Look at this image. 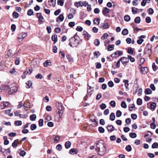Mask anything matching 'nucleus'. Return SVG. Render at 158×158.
I'll return each instance as SVG.
<instances>
[{"mask_svg": "<svg viewBox=\"0 0 158 158\" xmlns=\"http://www.w3.org/2000/svg\"><path fill=\"white\" fill-rule=\"evenodd\" d=\"M131 138H134L136 137L137 135L135 133H131L129 134Z\"/></svg>", "mask_w": 158, "mask_h": 158, "instance_id": "obj_34", "label": "nucleus"}, {"mask_svg": "<svg viewBox=\"0 0 158 158\" xmlns=\"http://www.w3.org/2000/svg\"><path fill=\"white\" fill-rule=\"evenodd\" d=\"M152 148H158V143L157 142L154 143L152 145Z\"/></svg>", "mask_w": 158, "mask_h": 158, "instance_id": "obj_30", "label": "nucleus"}, {"mask_svg": "<svg viewBox=\"0 0 158 158\" xmlns=\"http://www.w3.org/2000/svg\"><path fill=\"white\" fill-rule=\"evenodd\" d=\"M43 77V76L40 73L38 74L35 76V78L37 79H41Z\"/></svg>", "mask_w": 158, "mask_h": 158, "instance_id": "obj_54", "label": "nucleus"}, {"mask_svg": "<svg viewBox=\"0 0 158 158\" xmlns=\"http://www.w3.org/2000/svg\"><path fill=\"white\" fill-rule=\"evenodd\" d=\"M36 126L35 124H32L31 125L30 128L31 130L33 131L36 129Z\"/></svg>", "mask_w": 158, "mask_h": 158, "instance_id": "obj_44", "label": "nucleus"}, {"mask_svg": "<svg viewBox=\"0 0 158 158\" xmlns=\"http://www.w3.org/2000/svg\"><path fill=\"white\" fill-rule=\"evenodd\" d=\"M27 36V34L26 33L23 32L19 34L17 37L19 41V42L22 41Z\"/></svg>", "mask_w": 158, "mask_h": 158, "instance_id": "obj_4", "label": "nucleus"}, {"mask_svg": "<svg viewBox=\"0 0 158 158\" xmlns=\"http://www.w3.org/2000/svg\"><path fill=\"white\" fill-rule=\"evenodd\" d=\"M110 104L112 107H114L116 106V103L114 101H111L110 102Z\"/></svg>", "mask_w": 158, "mask_h": 158, "instance_id": "obj_40", "label": "nucleus"}, {"mask_svg": "<svg viewBox=\"0 0 158 158\" xmlns=\"http://www.w3.org/2000/svg\"><path fill=\"white\" fill-rule=\"evenodd\" d=\"M52 39L54 41V43L55 44L57 41V35L55 34L53 35L52 37Z\"/></svg>", "mask_w": 158, "mask_h": 158, "instance_id": "obj_16", "label": "nucleus"}, {"mask_svg": "<svg viewBox=\"0 0 158 158\" xmlns=\"http://www.w3.org/2000/svg\"><path fill=\"white\" fill-rule=\"evenodd\" d=\"M108 35L107 34L105 33H104L101 37V39L102 40H104L106 39L108 37Z\"/></svg>", "mask_w": 158, "mask_h": 158, "instance_id": "obj_41", "label": "nucleus"}, {"mask_svg": "<svg viewBox=\"0 0 158 158\" xmlns=\"http://www.w3.org/2000/svg\"><path fill=\"white\" fill-rule=\"evenodd\" d=\"M71 143L69 141H66L65 143V146L66 148L68 149L71 146Z\"/></svg>", "mask_w": 158, "mask_h": 158, "instance_id": "obj_18", "label": "nucleus"}, {"mask_svg": "<svg viewBox=\"0 0 158 158\" xmlns=\"http://www.w3.org/2000/svg\"><path fill=\"white\" fill-rule=\"evenodd\" d=\"M78 153L77 150L76 148H72L71 149L69 153L72 155H74V154H77Z\"/></svg>", "mask_w": 158, "mask_h": 158, "instance_id": "obj_15", "label": "nucleus"}, {"mask_svg": "<svg viewBox=\"0 0 158 158\" xmlns=\"http://www.w3.org/2000/svg\"><path fill=\"white\" fill-rule=\"evenodd\" d=\"M150 126L151 128L155 129L156 128V125L155 123H152L150 124Z\"/></svg>", "mask_w": 158, "mask_h": 158, "instance_id": "obj_60", "label": "nucleus"}, {"mask_svg": "<svg viewBox=\"0 0 158 158\" xmlns=\"http://www.w3.org/2000/svg\"><path fill=\"white\" fill-rule=\"evenodd\" d=\"M52 138L54 139L55 141H58L60 139V137L57 135H54L52 136Z\"/></svg>", "mask_w": 158, "mask_h": 158, "instance_id": "obj_42", "label": "nucleus"}, {"mask_svg": "<svg viewBox=\"0 0 158 158\" xmlns=\"http://www.w3.org/2000/svg\"><path fill=\"white\" fill-rule=\"evenodd\" d=\"M64 16L63 14H60L59 16L56 18V21L57 22H59V20L60 21H62L64 19Z\"/></svg>", "mask_w": 158, "mask_h": 158, "instance_id": "obj_14", "label": "nucleus"}, {"mask_svg": "<svg viewBox=\"0 0 158 158\" xmlns=\"http://www.w3.org/2000/svg\"><path fill=\"white\" fill-rule=\"evenodd\" d=\"M57 4L60 6H63L64 5V2L62 0H58Z\"/></svg>", "mask_w": 158, "mask_h": 158, "instance_id": "obj_53", "label": "nucleus"}, {"mask_svg": "<svg viewBox=\"0 0 158 158\" xmlns=\"http://www.w3.org/2000/svg\"><path fill=\"white\" fill-rule=\"evenodd\" d=\"M114 54L118 56H120L122 55L123 53L121 51H117L115 52Z\"/></svg>", "mask_w": 158, "mask_h": 158, "instance_id": "obj_28", "label": "nucleus"}, {"mask_svg": "<svg viewBox=\"0 0 158 158\" xmlns=\"http://www.w3.org/2000/svg\"><path fill=\"white\" fill-rule=\"evenodd\" d=\"M110 119L111 121H113L115 118V115L114 113H111L110 116Z\"/></svg>", "mask_w": 158, "mask_h": 158, "instance_id": "obj_23", "label": "nucleus"}, {"mask_svg": "<svg viewBox=\"0 0 158 158\" xmlns=\"http://www.w3.org/2000/svg\"><path fill=\"white\" fill-rule=\"evenodd\" d=\"M83 30V28L80 26H77L76 28V30L79 31H81Z\"/></svg>", "mask_w": 158, "mask_h": 158, "instance_id": "obj_58", "label": "nucleus"}, {"mask_svg": "<svg viewBox=\"0 0 158 158\" xmlns=\"http://www.w3.org/2000/svg\"><path fill=\"white\" fill-rule=\"evenodd\" d=\"M20 59L19 58H16L15 61V64L16 65H18L19 64Z\"/></svg>", "mask_w": 158, "mask_h": 158, "instance_id": "obj_45", "label": "nucleus"}, {"mask_svg": "<svg viewBox=\"0 0 158 158\" xmlns=\"http://www.w3.org/2000/svg\"><path fill=\"white\" fill-rule=\"evenodd\" d=\"M156 106V103L155 102H153L151 103L150 107L151 109H154Z\"/></svg>", "mask_w": 158, "mask_h": 158, "instance_id": "obj_37", "label": "nucleus"}, {"mask_svg": "<svg viewBox=\"0 0 158 158\" xmlns=\"http://www.w3.org/2000/svg\"><path fill=\"white\" fill-rule=\"evenodd\" d=\"M27 85L26 86L27 88H29L32 85V83L30 81H28L26 83Z\"/></svg>", "mask_w": 158, "mask_h": 158, "instance_id": "obj_47", "label": "nucleus"}, {"mask_svg": "<svg viewBox=\"0 0 158 158\" xmlns=\"http://www.w3.org/2000/svg\"><path fill=\"white\" fill-rule=\"evenodd\" d=\"M141 72L144 74H146L148 71V69L147 67H142L140 69Z\"/></svg>", "mask_w": 158, "mask_h": 158, "instance_id": "obj_10", "label": "nucleus"}, {"mask_svg": "<svg viewBox=\"0 0 158 158\" xmlns=\"http://www.w3.org/2000/svg\"><path fill=\"white\" fill-rule=\"evenodd\" d=\"M74 5L77 8H78L79 6L81 7V1H79L75 2L74 3Z\"/></svg>", "mask_w": 158, "mask_h": 158, "instance_id": "obj_26", "label": "nucleus"}, {"mask_svg": "<svg viewBox=\"0 0 158 158\" xmlns=\"http://www.w3.org/2000/svg\"><path fill=\"white\" fill-rule=\"evenodd\" d=\"M18 141V139H17L14 140V141L12 144V146L14 148H15L17 146Z\"/></svg>", "mask_w": 158, "mask_h": 158, "instance_id": "obj_19", "label": "nucleus"}, {"mask_svg": "<svg viewBox=\"0 0 158 158\" xmlns=\"http://www.w3.org/2000/svg\"><path fill=\"white\" fill-rule=\"evenodd\" d=\"M145 20L146 23H149L151 22V19L149 17H147L145 19Z\"/></svg>", "mask_w": 158, "mask_h": 158, "instance_id": "obj_59", "label": "nucleus"}, {"mask_svg": "<svg viewBox=\"0 0 158 158\" xmlns=\"http://www.w3.org/2000/svg\"><path fill=\"white\" fill-rule=\"evenodd\" d=\"M152 45L148 44L146 46L144 52V54H147L149 56L151 55V52Z\"/></svg>", "mask_w": 158, "mask_h": 158, "instance_id": "obj_3", "label": "nucleus"}, {"mask_svg": "<svg viewBox=\"0 0 158 158\" xmlns=\"http://www.w3.org/2000/svg\"><path fill=\"white\" fill-rule=\"evenodd\" d=\"M13 18H17L19 17V14L16 12H14L12 14Z\"/></svg>", "mask_w": 158, "mask_h": 158, "instance_id": "obj_32", "label": "nucleus"}, {"mask_svg": "<svg viewBox=\"0 0 158 158\" xmlns=\"http://www.w3.org/2000/svg\"><path fill=\"white\" fill-rule=\"evenodd\" d=\"M97 148L98 150V152L99 155L102 156L106 152V149L104 144L100 142H98L97 144Z\"/></svg>", "mask_w": 158, "mask_h": 158, "instance_id": "obj_1", "label": "nucleus"}, {"mask_svg": "<svg viewBox=\"0 0 158 158\" xmlns=\"http://www.w3.org/2000/svg\"><path fill=\"white\" fill-rule=\"evenodd\" d=\"M15 124L17 126H21L22 124V122L20 121H17L15 122Z\"/></svg>", "mask_w": 158, "mask_h": 158, "instance_id": "obj_52", "label": "nucleus"}, {"mask_svg": "<svg viewBox=\"0 0 158 158\" xmlns=\"http://www.w3.org/2000/svg\"><path fill=\"white\" fill-rule=\"evenodd\" d=\"M135 107V104H132L129 105V110L130 111H132L133 110V109Z\"/></svg>", "mask_w": 158, "mask_h": 158, "instance_id": "obj_51", "label": "nucleus"}, {"mask_svg": "<svg viewBox=\"0 0 158 158\" xmlns=\"http://www.w3.org/2000/svg\"><path fill=\"white\" fill-rule=\"evenodd\" d=\"M131 117L133 119L135 120L137 118V115L135 114H132L131 115Z\"/></svg>", "mask_w": 158, "mask_h": 158, "instance_id": "obj_61", "label": "nucleus"}, {"mask_svg": "<svg viewBox=\"0 0 158 158\" xmlns=\"http://www.w3.org/2000/svg\"><path fill=\"white\" fill-rule=\"evenodd\" d=\"M69 41V44L72 47H77L79 44V40L74 38H71Z\"/></svg>", "mask_w": 158, "mask_h": 158, "instance_id": "obj_2", "label": "nucleus"}, {"mask_svg": "<svg viewBox=\"0 0 158 158\" xmlns=\"http://www.w3.org/2000/svg\"><path fill=\"white\" fill-rule=\"evenodd\" d=\"M144 93L145 94H149L152 93V91L149 88H147L145 89Z\"/></svg>", "mask_w": 158, "mask_h": 158, "instance_id": "obj_20", "label": "nucleus"}, {"mask_svg": "<svg viewBox=\"0 0 158 158\" xmlns=\"http://www.w3.org/2000/svg\"><path fill=\"white\" fill-rule=\"evenodd\" d=\"M100 28L102 29H106L109 27V25L108 23H101L100 26Z\"/></svg>", "mask_w": 158, "mask_h": 158, "instance_id": "obj_6", "label": "nucleus"}, {"mask_svg": "<svg viewBox=\"0 0 158 158\" xmlns=\"http://www.w3.org/2000/svg\"><path fill=\"white\" fill-rule=\"evenodd\" d=\"M56 0H48V4L50 6L54 7L55 6Z\"/></svg>", "mask_w": 158, "mask_h": 158, "instance_id": "obj_12", "label": "nucleus"}, {"mask_svg": "<svg viewBox=\"0 0 158 158\" xmlns=\"http://www.w3.org/2000/svg\"><path fill=\"white\" fill-rule=\"evenodd\" d=\"M110 10L106 7H103L102 9V13L103 14L105 15L109 12Z\"/></svg>", "mask_w": 158, "mask_h": 158, "instance_id": "obj_11", "label": "nucleus"}, {"mask_svg": "<svg viewBox=\"0 0 158 158\" xmlns=\"http://www.w3.org/2000/svg\"><path fill=\"white\" fill-rule=\"evenodd\" d=\"M37 17L38 18L40 23V24L42 23L43 21L42 20L44 18L42 15L41 13H37Z\"/></svg>", "mask_w": 158, "mask_h": 158, "instance_id": "obj_8", "label": "nucleus"}, {"mask_svg": "<svg viewBox=\"0 0 158 158\" xmlns=\"http://www.w3.org/2000/svg\"><path fill=\"white\" fill-rule=\"evenodd\" d=\"M49 64H51V62H49V60H47L44 63V66L45 67H47L48 65H50Z\"/></svg>", "mask_w": 158, "mask_h": 158, "instance_id": "obj_39", "label": "nucleus"}, {"mask_svg": "<svg viewBox=\"0 0 158 158\" xmlns=\"http://www.w3.org/2000/svg\"><path fill=\"white\" fill-rule=\"evenodd\" d=\"M134 21L135 23H139L140 21V19L139 17H137L135 18Z\"/></svg>", "mask_w": 158, "mask_h": 158, "instance_id": "obj_35", "label": "nucleus"}, {"mask_svg": "<svg viewBox=\"0 0 158 158\" xmlns=\"http://www.w3.org/2000/svg\"><path fill=\"white\" fill-rule=\"evenodd\" d=\"M128 59H129V60H130L131 62H134L135 60V59L133 57H131L130 55H128Z\"/></svg>", "mask_w": 158, "mask_h": 158, "instance_id": "obj_50", "label": "nucleus"}, {"mask_svg": "<svg viewBox=\"0 0 158 158\" xmlns=\"http://www.w3.org/2000/svg\"><path fill=\"white\" fill-rule=\"evenodd\" d=\"M121 106L123 108H126L127 107V106L126 103L124 102H123L121 103Z\"/></svg>", "mask_w": 158, "mask_h": 158, "instance_id": "obj_56", "label": "nucleus"}, {"mask_svg": "<svg viewBox=\"0 0 158 158\" xmlns=\"http://www.w3.org/2000/svg\"><path fill=\"white\" fill-rule=\"evenodd\" d=\"M108 131L111 132L114 130L115 128L112 125H109L107 127Z\"/></svg>", "mask_w": 158, "mask_h": 158, "instance_id": "obj_13", "label": "nucleus"}, {"mask_svg": "<svg viewBox=\"0 0 158 158\" xmlns=\"http://www.w3.org/2000/svg\"><path fill=\"white\" fill-rule=\"evenodd\" d=\"M100 19L98 18H95L94 20V23L95 24L98 25L100 23Z\"/></svg>", "mask_w": 158, "mask_h": 158, "instance_id": "obj_29", "label": "nucleus"}, {"mask_svg": "<svg viewBox=\"0 0 158 158\" xmlns=\"http://www.w3.org/2000/svg\"><path fill=\"white\" fill-rule=\"evenodd\" d=\"M17 90V87L16 86H13L10 88L9 91V94H11L13 92H16Z\"/></svg>", "mask_w": 158, "mask_h": 158, "instance_id": "obj_9", "label": "nucleus"}, {"mask_svg": "<svg viewBox=\"0 0 158 158\" xmlns=\"http://www.w3.org/2000/svg\"><path fill=\"white\" fill-rule=\"evenodd\" d=\"M99 52L98 51H95L94 53V57H97L99 55Z\"/></svg>", "mask_w": 158, "mask_h": 158, "instance_id": "obj_64", "label": "nucleus"}, {"mask_svg": "<svg viewBox=\"0 0 158 158\" xmlns=\"http://www.w3.org/2000/svg\"><path fill=\"white\" fill-rule=\"evenodd\" d=\"M120 60H121V61L122 63L123 64V65L125 66H126L127 64V63H128L129 61V59L128 58L123 57H121L120 58Z\"/></svg>", "mask_w": 158, "mask_h": 158, "instance_id": "obj_5", "label": "nucleus"}, {"mask_svg": "<svg viewBox=\"0 0 158 158\" xmlns=\"http://www.w3.org/2000/svg\"><path fill=\"white\" fill-rule=\"evenodd\" d=\"M106 105L105 104L102 103L100 106V108L102 110H104L106 108Z\"/></svg>", "mask_w": 158, "mask_h": 158, "instance_id": "obj_62", "label": "nucleus"}, {"mask_svg": "<svg viewBox=\"0 0 158 158\" xmlns=\"http://www.w3.org/2000/svg\"><path fill=\"white\" fill-rule=\"evenodd\" d=\"M108 85L110 87H112L114 86V83L112 81H110L108 82Z\"/></svg>", "mask_w": 158, "mask_h": 158, "instance_id": "obj_57", "label": "nucleus"}, {"mask_svg": "<svg viewBox=\"0 0 158 158\" xmlns=\"http://www.w3.org/2000/svg\"><path fill=\"white\" fill-rule=\"evenodd\" d=\"M43 120L42 119H40L38 122L39 125L41 127L43 125Z\"/></svg>", "mask_w": 158, "mask_h": 158, "instance_id": "obj_55", "label": "nucleus"}, {"mask_svg": "<svg viewBox=\"0 0 158 158\" xmlns=\"http://www.w3.org/2000/svg\"><path fill=\"white\" fill-rule=\"evenodd\" d=\"M66 57L68 60V61L69 62H73V59L71 56L70 55H67L66 56Z\"/></svg>", "mask_w": 158, "mask_h": 158, "instance_id": "obj_17", "label": "nucleus"}, {"mask_svg": "<svg viewBox=\"0 0 158 158\" xmlns=\"http://www.w3.org/2000/svg\"><path fill=\"white\" fill-rule=\"evenodd\" d=\"M137 10H139V9L135 7H132V11L133 14H135L137 13Z\"/></svg>", "mask_w": 158, "mask_h": 158, "instance_id": "obj_25", "label": "nucleus"}, {"mask_svg": "<svg viewBox=\"0 0 158 158\" xmlns=\"http://www.w3.org/2000/svg\"><path fill=\"white\" fill-rule=\"evenodd\" d=\"M142 100L140 98H138L137 100V104L138 105H140L142 104Z\"/></svg>", "mask_w": 158, "mask_h": 158, "instance_id": "obj_36", "label": "nucleus"}, {"mask_svg": "<svg viewBox=\"0 0 158 158\" xmlns=\"http://www.w3.org/2000/svg\"><path fill=\"white\" fill-rule=\"evenodd\" d=\"M124 20L127 22H129L131 19L130 16L128 15H125L124 16Z\"/></svg>", "mask_w": 158, "mask_h": 158, "instance_id": "obj_22", "label": "nucleus"}, {"mask_svg": "<svg viewBox=\"0 0 158 158\" xmlns=\"http://www.w3.org/2000/svg\"><path fill=\"white\" fill-rule=\"evenodd\" d=\"M58 110H60V111L63 110L64 109V107L61 103H58ZM61 113V111L60 112Z\"/></svg>", "mask_w": 158, "mask_h": 158, "instance_id": "obj_31", "label": "nucleus"}, {"mask_svg": "<svg viewBox=\"0 0 158 158\" xmlns=\"http://www.w3.org/2000/svg\"><path fill=\"white\" fill-rule=\"evenodd\" d=\"M128 33V30L126 28H124L122 31V34L123 35H127Z\"/></svg>", "mask_w": 158, "mask_h": 158, "instance_id": "obj_27", "label": "nucleus"}, {"mask_svg": "<svg viewBox=\"0 0 158 158\" xmlns=\"http://www.w3.org/2000/svg\"><path fill=\"white\" fill-rule=\"evenodd\" d=\"M36 115L35 114H32L30 116V119L31 121H35L36 118Z\"/></svg>", "mask_w": 158, "mask_h": 158, "instance_id": "obj_24", "label": "nucleus"}, {"mask_svg": "<svg viewBox=\"0 0 158 158\" xmlns=\"http://www.w3.org/2000/svg\"><path fill=\"white\" fill-rule=\"evenodd\" d=\"M98 130L99 132L101 133H103L105 131L104 128L101 127H98Z\"/></svg>", "mask_w": 158, "mask_h": 158, "instance_id": "obj_46", "label": "nucleus"}, {"mask_svg": "<svg viewBox=\"0 0 158 158\" xmlns=\"http://www.w3.org/2000/svg\"><path fill=\"white\" fill-rule=\"evenodd\" d=\"M83 35L84 36L85 38L87 40H88L89 38L91 36L90 34L85 31L83 32Z\"/></svg>", "mask_w": 158, "mask_h": 158, "instance_id": "obj_7", "label": "nucleus"}, {"mask_svg": "<svg viewBox=\"0 0 158 158\" xmlns=\"http://www.w3.org/2000/svg\"><path fill=\"white\" fill-rule=\"evenodd\" d=\"M148 156L150 158H153L154 157L155 155L152 153H148L147 154Z\"/></svg>", "mask_w": 158, "mask_h": 158, "instance_id": "obj_63", "label": "nucleus"}, {"mask_svg": "<svg viewBox=\"0 0 158 158\" xmlns=\"http://www.w3.org/2000/svg\"><path fill=\"white\" fill-rule=\"evenodd\" d=\"M122 114V112L120 110H118L116 112V116L117 117H120L121 116Z\"/></svg>", "mask_w": 158, "mask_h": 158, "instance_id": "obj_48", "label": "nucleus"}, {"mask_svg": "<svg viewBox=\"0 0 158 158\" xmlns=\"http://www.w3.org/2000/svg\"><path fill=\"white\" fill-rule=\"evenodd\" d=\"M123 82L125 83V86L126 89H128L129 85L128 80H123Z\"/></svg>", "mask_w": 158, "mask_h": 158, "instance_id": "obj_21", "label": "nucleus"}, {"mask_svg": "<svg viewBox=\"0 0 158 158\" xmlns=\"http://www.w3.org/2000/svg\"><path fill=\"white\" fill-rule=\"evenodd\" d=\"M145 59L144 58H141L140 59V64H139V65L141 66V65L145 62Z\"/></svg>", "mask_w": 158, "mask_h": 158, "instance_id": "obj_38", "label": "nucleus"}, {"mask_svg": "<svg viewBox=\"0 0 158 158\" xmlns=\"http://www.w3.org/2000/svg\"><path fill=\"white\" fill-rule=\"evenodd\" d=\"M114 46L113 45H109L107 50L108 51H111L114 49Z\"/></svg>", "mask_w": 158, "mask_h": 158, "instance_id": "obj_49", "label": "nucleus"}, {"mask_svg": "<svg viewBox=\"0 0 158 158\" xmlns=\"http://www.w3.org/2000/svg\"><path fill=\"white\" fill-rule=\"evenodd\" d=\"M94 44L95 45L98 46L100 44V41L98 39H95L94 41Z\"/></svg>", "mask_w": 158, "mask_h": 158, "instance_id": "obj_33", "label": "nucleus"}, {"mask_svg": "<svg viewBox=\"0 0 158 158\" xmlns=\"http://www.w3.org/2000/svg\"><path fill=\"white\" fill-rule=\"evenodd\" d=\"M131 149V147L130 145H128L126 147V150L127 152H130Z\"/></svg>", "mask_w": 158, "mask_h": 158, "instance_id": "obj_43", "label": "nucleus"}]
</instances>
